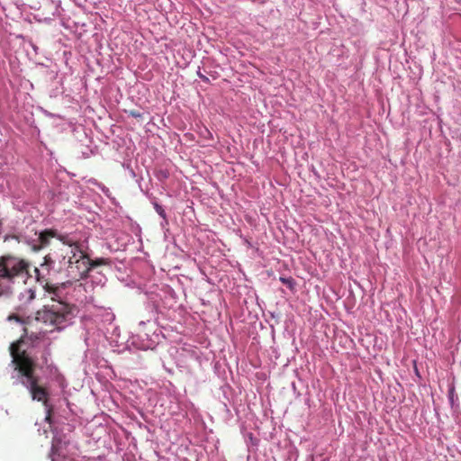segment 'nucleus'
Instances as JSON below:
<instances>
[{"instance_id": "nucleus-7", "label": "nucleus", "mask_w": 461, "mask_h": 461, "mask_svg": "<svg viewBox=\"0 0 461 461\" xmlns=\"http://www.w3.org/2000/svg\"><path fill=\"white\" fill-rule=\"evenodd\" d=\"M106 281V276L99 272L95 267V264L93 263L91 270L86 274L83 282L79 283L82 286V294H86L88 300L92 299V295L89 294L96 287H103Z\"/></svg>"}, {"instance_id": "nucleus-11", "label": "nucleus", "mask_w": 461, "mask_h": 461, "mask_svg": "<svg viewBox=\"0 0 461 461\" xmlns=\"http://www.w3.org/2000/svg\"><path fill=\"white\" fill-rule=\"evenodd\" d=\"M122 236H123V234H121L120 236H117L114 239L109 240L106 242V248L112 252L125 250L127 242L122 240H123Z\"/></svg>"}, {"instance_id": "nucleus-22", "label": "nucleus", "mask_w": 461, "mask_h": 461, "mask_svg": "<svg viewBox=\"0 0 461 461\" xmlns=\"http://www.w3.org/2000/svg\"><path fill=\"white\" fill-rule=\"evenodd\" d=\"M144 267L146 268L147 275H151L153 273V267L147 263H144Z\"/></svg>"}, {"instance_id": "nucleus-25", "label": "nucleus", "mask_w": 461, "mask_h": 461, "mask_svg": "<svg viewBox=\"0 0 461 461\" xmlns=\"http://www.w3.org/2000/svg\"><path fill=\"white\" fill-rule=\"evenodd\" d=\"M122 267H124L123 261L120 260L119 261V266H116V268H118V270L121 271Z\"/></svg>"}, {"instance_id": "nucleus-27", "label": "nucleus", "mask_w": 461, "mask_h": 461, "mask_svg": "<svg viewBox=\"0 0 461 461\" xmlns=\"http://www.w3.org/2000/svg\"><path fill=\"white\" fill-rule=\"evenodd\" d=\"M89 182L97 186V184H101L100 182H98L96 179H90Z\"/></svg>"}, {"instance_id": "nucleus-6", "label": "nucleus", "mask_w": 461, "mask_h": 461, "mask_svg": "<svg viewBox=\"0 0 461 461\" xmlns=\"http://www.w3.org/2000/svg\"><path fill=\"white\" fill-rule=\"evenodd\" d=\"M28 263L12 256L0 257V277L11 281L15 276L27 272Z\"/></svg>"}, {"instance_id": "nucleus-21", "label": "nucleus", "mask_w": 461, "mask_h": 461, "mask_svg": "<svg viewBox=\"0 0 461 461\" xmlns=\"http://www.w3.org/2000/svg\"><path fill=\"white\" fill-rule=\"evenodd\" d=\"M197 76L203 82L210 83V79L205 75L201 73L200 69L197 71Z\"/></svg>"}, {"instance_id": "nucleus-15", "label": "nucleus", "mask_w": 461, "mask_h": 461, "mask_svg": "<svg viewBox=\"0 0 461 461\" xmlns=\"http://www.w3.org/2000/svg\"><path fill=\"white\" fill-rule=\"evenodd\" d=\"M151 204L153 205V208L156 211V212L161 218H166V215H167L166 211L163 208V206L158 203V202L156 197H152V203Z\"/></svg>"}, {"instance_id": "nucleus-26", "label": "nucleus", "mask_w": 461, "mask_h": 461, "mask_svg": "<svg viewBox=\"0 0 461 461\" xmlns=\"http://www.w3.org/2000/svg\"><path fill=\"white\" fill-rule=\"evenodd\" d=\"M453 395H454V388H451L448 392V396L450 401H453Z\"/></svg>"}, {"instance_id": "nucleus-18", "label": "nucleus", "mask_w": 461, "mask_h": 461, "mask_svg": "<svg viewBox=\"0 0 461 461\" xmlns=\"http://www.w3.org/2000/svg\"><path fill=\"white\" fill-rule=\"evenodd\" d=\"M141 179H142V177H140V179L137 180V182L139 183V186H140L141 192L149 199L150 203H152V197H155V196L152 194H149L148 191H144L141 188V185H140Z\"/></svg>"}, {"instance_id": "nucleus-14", "label": "nucleus", "mask_w": 461, "mask_h": 461, "mask_svg": "<svg viewBox=\"0 0 461 461\" xmlns=\"http://www.w3.org/2000/svg\"><path fill=\"white\" fill-rule=\"evenodd\" d=\"M279 280L282 284L287 286L290 291H294L296 286V281L292 276H280Z\"/></svg>"}, {"instance_id": "nucleus-1", "label": "nucleus", "mask_w": 461, "mask_h": 461, "mask_svg": "<svg viewBox=\"0 0 461 461\" xmlns=\"http://www.w3.org/2000/svg\"><path fill=\"white\" fill-rule=\"evenodd\" d=\"M12 357L8 368L14 384H23L33 401L42 402L46 409L45 421L52 433L69 434L76 426V418L66 398L55 407L50 403L45 375H55L60 386L63 377L58 369L48 363L50 353L41 339L35 334L23 337L10 346Z\"/></svg>"}, {"instance_id": "nucleus-2", "label": "nucleus", "mask_w": 461, "mask_h": 461, "mask_svg": "<svg viewBox=\"0 0 461 461\" xmlns=\"http://www.w3.org/2000/svg\"><path fill=\"white\" fill-rule=\"evenodd\" d=\"M139 289L147 297V309L152 318L139 322L138 333L131 337V345L141 350L155 349L164 341L172 340L173 329L163 321L173 319L178 297L169 285L156 284L149 279L140 283Z\"/></svg>"}, {"instance_id": "nucleus-19", "label": "nucleus", "mask_w": 461, "mask_h": 461, "mask_svg": "<svg viewBox=\"0 0 461 461\" xmlns=\"http://www.w3.org/2000/svg\"><path fill=\"white\" fill-rule=\"evenodd\" d=\"M129 115L132 118H141L142 117V113H140L139 111H135V110L130 111Z\"/></svg>"}, {"instance_id": "nucleus-12", "label": "nucleus", "mask_w": 461, "mask_h": 461, "mask_svg": "<svg viewBox=\"0 0 461 461\" xmlns=\"http://www.w3.org/2000/svg\"><path fill=\"white\" fill-rule=\"evenodd\" d=\"M34 274L36 282L43 288V290L50 285L48 277L44 276V274L40 270V267H34Z\"/></svg>"}, {"instance_id": "nucleus-16", "label": "nucleus", "mask_w": 461, "mask_h": 461, "mask_svg": "<svg viewBox=\"0 0 461 461\" xmlns=\"http://www.w3.org/2000/svg\"><path fill=\"white\" fill-rule=\"evenodd\" d=\"M246 438V442H247V444H248V445H249V444H250V445H251V446H253V447H257V446H258V438H255V437L253 436V434H252L251 432L248 433V434L246 435V438Z\"/></svg>"}, {"instance_id": "nucleus-20", "label": "nucleus", "mask_w": 461, "mask_h": 461, "mask_svg": "<svg viewBox=\"0 0 461 461\" xmlns=\"http://www.w3.org/2000/svg\"><path fill=\"white\" fill-rule=\"evenodd\" d=\"M7 320L10 321H15L16 322H19V323L23 322L21 317L16 315V314H12V315L8 316Z\"/></svg>"}, {"instance_id": "nucleus-4", "label": "nucleus", "mask_w": 461, "mask_h": 461, "mask_svg": "<svg viewBox=\"0 0 461 461\" xmlns=\"http://www.w3.org/2000/svg\"><path fill=\"white\" fill-rule=\"evenodd\" d=\"M80 324L84 330L81 336L86 347V356L94 355L101 347L109 346L118 353L130 348L126 336L122 337L118 327L113 322L106 323L99 317L82 316Z\"/></svg>"}, {"instance_id": "nucleus-28", "label": "nucleus", "mask_w": 461, "mask_h": 461, "mask_svg": "<svg viewBox=\"0 0 461 461\" xmlns=\"http://www.w3.org/2000/svg\"><path fill=\"white\" fill-rule=\"evenodd\" d=\"M130 174H131V176L132 177H136V176H137V175H136L135 171H134L132 168H131V169H130Z\"/></svg>"}, {"instance_id": "nucleus-23", "label": "nucleus", "mask_w": 461, "mask_h": 461, "mask_svg": "<svg viewBox=\"0 0 461 461\" xmlns=\"http://www.w3.org/2000/svg\"><path fill=\"white\" fill-rule=\"evenodd\" d=\"M167 225H168V220H167V216L166 215V218H162V221L160 222V226L162 228H165Z\"/></svg>"}, {"instance_id": "nucleus-8", "label": "nucleus", "mask_w": 461, "mask_h": 461, "mask_svg": "<svg viewBox=\"0 0 461 461\" xmlns=\"http://www.w3.org/2000/svg\"><path fill=\"white\" fill-rule=\"evenodd\" d=\"M35 235L37 238L32 240V247L33 250L37 251L49 245L50 240L53 237H56L57 233L54 230H46L44 231L35 233Z\"/></svg>"}, {"instance_id": "nucleus-3", "label": "nucleus", "mask_w": 461, "mask_h": 461, "mask_svg": "<svg viewBox=\"0 0 461 461\" xmlns=\"http://www.w3.org/2000/svg\"><path fill=\"white\" fill-rule=\"evenodd\" d=\"M45 295L57 304L44 306L36 312V320L50 325L56 330L70 326L78 313L74 302H87L88 296L82 294L80 284L68 280L60 284H50L44 289Z\"/></svg>"}, {"instance_id": "nucleus-17", "label": "nucleus", "mask_w": 461, "mask_h": 461, "mask_svg": "<svg viewBox=\"0 0 461 461\" xmlns=\"http://www.w3.org/2000/svg\"><path fill=\"white\" fill-rule=\"evenodd\" d=\"M97 187L103 192V194L107 196L108 198H111V192L108 187H106L104 184H97Z\"/></svg>"}, {"instance_id": "nucleus-9", "label": "nucleus", "mask_w": 461, "mask_h": 461, "mask_svg": "<svg viewBox=\"0 0 461 461\" xmlns=\"http://www.w3.org/2000/svg\"><path fill=\"white\" fill-rule=\"evenodd\" d=\"M40 270L44 274L46 277L50 275L51 271L59 272V266H56V258L51 254H49L43 258V262L40 265Z\"/></svg>"}, {"instance_id": "nucleus-24", "label": "nucleus", "mask_w": 461, "mask_h": 461, "mask_svg": "<svg viewBox=\"0 0 461 461\" xmlns=\"http://www.w3.org/2000/svg\"><path fill=\"white\" fill-rule=\"evenodd\" d=\"M97 262H98V264H101V263H103V264H110L111 260L105 259V258H101Z\"/></svg>"}, {"instance_id": "nucleus-13", "label": "nucleus", "mask_w": 461, "mask_h": 461, "mask_svg": "<svg viewBox=\"0 0 461 461\" xmlns=\"http://www.w3.org/2000/svg\"><path fill=\"white\" fill-rule=\"evenodd\" d=\"M154 176L158 182L164 184L169 177V171L164 168H158L154 171Z\"/></svg>"}, {"instance_id": "nucleus-5", "label": "nucleus", "mask_w": 461, "mask_h": 461, "mask_svg": "<svg viewBox=\"0 0 461 461\" xmlns=\"http://www.w3.org/2000/svg\"><path fill=\"white\" fill-rule=\"evenodd\" d=\"M59 271H64L65 275L74 283H81L86 274L91 270L93 261L88 255L78 246H70V251L66 256L58 257Z\"/></svg>"}, {"instance_id": "nucleus-10", "label": "nucleus", "mask_w": 461, "mask_h": 461, "mask_svg": "<svg viewBox=\"0 0 461 461\" xmlns=\"http://www.w3.org/2000/svg\"><path fill=\"white\" fill-rule=\"evenodd\" d=\"M37 287L31 286L24 288L18 295L20 307L28 306L36 297Z\"/></svg>"}]
</instances>
